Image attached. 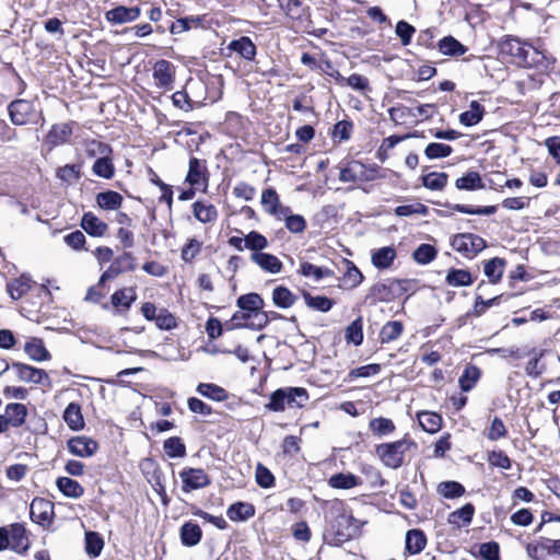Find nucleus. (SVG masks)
<instances>
[{
	"label": "nucleus",
	"mask_w": 560,
	"mask_h": 560,
	"mask_svg": "<svg viewBox=\"0 0 560 560\" xmlns=\"http://www.w3.org/2000/svg\"><path fill=\"white\" fill-rule=\"evenodd\" d=\"M500 49L502 54L513 57L514 61L523 67L547 69L555 61L541 46L535 47L514 37L504 39L500 44Z\"/></svg>",
	"instance_id": "f257e3e1"
},
{
	"label": "nucleus",
	"mask_w": 560,
	"mask_h": 560,
	"mask_svg": "<svg viewBox=\"0 0 560 560\" xmlns=\"http://www.w3.org/2000/svg\"><path fill=\"white\" fill-rule=\"evenodd\" d=\"M330 513L334 520L330 522L329 530L332 535L330 544L338 546L349 540L358 530L354 525L355 518L341 500H335L330 504Z\"/></svg>",
	"instance_id": "f03ea898"
},
{
	"label": "nucleus",
	"mask_w": 560,
	"mask_h": 560,
	"mask_svg": "<svg viewBox=\"0 0 560 560\" xmlns=\"http://www.w3.org/2000/svg\"><path fill=\"white\" fill-rule=\"evenodd\" d=\"M308 398V393L303 387H283L270 395L265 408L275 412H282L285 408H302Z\"/></svg>",
	"instance_id": "7ed1b4c3"
},
{
	"label": "nucleus",
	"mask_w": 560,
	"mask_h": 560,
	"mask_svg": "<svg viewBox=\"0 0 560 560\" xmlns=\"http://www.w3.org/2000/svg\"><path fill=\"white\" fill-rule=\"evenodd\" d=\"M417 450V444L407 438L401 440L382 443L375 447V454L382 464L390 469H397L402 466L406 453Z\"/></svg>",
	"instance_id": "20e7f679"
},
{
	"label": "nucleus",
	"mask_w": 560,
	"mask_h": 560,
	"mask_svg": "<svg viewBox=\"0 0 560 560\" xmlns=\"http://www.w3.org/2000/svg\"><path fill=\"white\" fill-rule=\"evenodd\" d=\"M454 250L458 252L466 258L476 257L487 246L486 241L472 233L456 234L451 242Z\"/></svg>",
	"instance_id": "39448f33"
},
{
	"label": "nucleus",
	"mask_w": 560,
	"mask_h": 560,
	"mask_svg": "<svg viewBox=\"0 0 560 560\" xmlns=\"http://www.w3.org/2000/svg\"><path fill=\"white\" fill-rule=\"evenodd\" d=\"M8 112L11 122L16 126L32 122L36 114L34 104L22 98L12 101L8 106Z\"/></svg>",
	"instance_id": "423d86ee"
},
{
	"label": "nucleus",
	"mask_w": 560,
	"mask_h": 560,
	"mask_svg": "<svg viewBox=\"0 0 560 560\" xmlns=\"http://www.w3.org/2000/svg\"><path fill=\"white\" fill-rule=\"evenodd\" d=\"M179 478L183 482L182 490L184 492L205 488L211 482L208 474L201 468H185L179 472Z\"/></svg>",
	"instance_id": "0eeeda50"
},
{
	"label": "nucleus",
	"mask_w": 560,
	"mask_h": 560,
	"mask_svg": "<svg viewBox=\"0 0 560 560\" xmlns=\"http://www.w3.org/2000/svg\"><path fill=\"white\" fill-rule=\"evenodd\" d=\"M153 79L158 88L171 91L175 81V66L164 59L158 60L153 66Z\"/></svg>",
	"instance_id": "6e6552de"
},
{
	"label": "nucleus",
	"mask_w": 560,
	"mask_h": 560,
	"mask_svg": "<svg viewBox=\"0 0 560 560\" xmlns=\"http://www.w3.org/2000/svg\"><path fill=\"white\" fill-rule=\"evenodd\" d=\"M400 288L401 285L398 280L377 282L370 289L366 299H371L374 302H389L396 296Z\"/></svg>",
	"instance_id": "1a4fd4ad"
},
{
	"label": "nucleus",
	"mask_w": 560,
	"mask_h": 560,
	"mask_svg": "<svg viewBox=\"0 0 560 560\" xmlns=\"http://www.w3.org/2000/svg\"><path fill=\"white\" fill-rule=\"evenodd\" d=\"M30 515L36 524H48L54 517V503L43 498H35L30 506Z\"/></svg>",
	"instance_id": "9d476101"
},
{
	"label": "nucleus",
	"mask_w": 560,
	"mask_h": 560,
	"mask_svg": "<svg viewBox=\"0 0 560 560\" xmlns=\"http://www.w3.org/2000/svg\"><path fill=\"white\" fill-rule=\"evenodd\" d=\"M141 14L139 7L118 5L105 13V19L113 25L125 24L136 21Z\"/></svg>",
	"instance_id": "9b49d317"
},
{
	"label": "nucleus",
	"mask_w": 560,
	"mask_h": 560,
	"mask_svg": "<svg viewBox=\"0 0 560 560\" xmlns=\"http://www.w3.org/2000/svg\"><path fill=\"white\" fill-rule=\"evenodd\" d=\"M261 206L267 213L282 220V215L290 213V208L282 206L277 191L267 188L261 194Z\"/></svg>",
	"instance_id": "f8f14e48"
},
{
	"label": "nucleus",
	"mask_w": 560,
	"mask_h": 560,
	"mask_svg": "<svg viewBox=\"0 0 560 560\" xmlns=\"http://www.w3.org/2000/svg\"><path fill=\"white\" fill-rule=\"evenodd\" d=\"M12 369L16 372L19 380L26 383L44 384L45 381H49L48 374L42 369L20 362L12 363Z\"/></svg>",
	"instance_id": "ddd939ff"
},
{
	"label": "nucleus",
	"mask_w": 560,
	"mask_h": 560,
	"mask_svg": "<svg viewBox=\"0 0 560 560\" xmlns=\"http://www.w3.org/2000/svg\"><path fill=\"white\" fill-rule=\"evenodd\" d=\"M10 538V548L15 552L22 555L30 548V539L26 535V529L23 524L14 523L8 528Z\"/></svg>",
	"instance_id": "4468645a"
},
{
	"label": "nucleus",
	"mask_w": 560,
	"mask_h": 560,
	"mask_svg": "<svg viewBox=\"0 0 560 560\" xmlns=\"http://www.w3.org/2000/svg\"><path fill=\"white\" fill-rule=\"evenodd\" d=\"M68 450L79 457H91L97 451V443L86 436H75L68 441Z\"/></svg>",
	"instance_id": "2eb2a0df"
},
{
	"label": "nucleus",
	"mask_w": 560,
	"mask_h": 560,
	"mask_svg": "<svg viewBox=\"0 0 560 560\" xmlns=\"http://www.w3.org/2000/svg\"><path fill=\"white\" fill-rule=\"evenodd\" d=\"M72 135L71 125L68 122L56 124L48 131L44 142L49 148L61 145L70 140Z\"/></svg>",
	"instance_id": "dca6fc26"
},
{
	"label": "nucleus",
	"mask_w": 560,
	"mask_h": 560,
	"mask_svg": "<svg viewBox=\"0 0 560 560\" xmlns=\"http://www.w3.org/2000/svg\"><path fill=\"white\" fill-rule=\"evenodd\" d=\"M81 228L91 236L102 237L108 231V225L92 212H85L81 219Z\"/></svg>",
	"instance_id": "f3484780"
},
{
	"label": "nucleus",
	"mask_w": 560,
	"mask_h": 560,
	"mask_svg": "<svg viewBox=\"0 0 560 560\" xmlns=\"http://www.w3.org/2000/svg\"><path fill=\"white\" fill-rule=\"evenodd\" d=\"M4 419L9 427L20 428L22 427L27 417V408L25 405L20 402L8 404L4 409Z\"/></svg>",
	"instance_id": "a211bd4d"
},
{
	"label": "nucleus",
	"mask_w": 560,
	"mask_h": 560,
	"mask_svg": "<svg viewBox=\"0 0 560 560\" xmlns=\"http://www.w3.org/2000/svg\"><path fill=\"white\" fill-rule=\"evenodd\" d=\"M228 49L237 52L247 61H253L257 54L255 44L247 36H242L238 39L232 40L228 45Z\"/></svg>",
	"instance_id": "6ab92c4d"
},
{
	"label": "nucleus",
	"mask_w": 560,
	"mask_h": 560,
	"mask_svg": "<svg viewBox=\"0 0 560 560\" xmlns=\"http://www.w3.org/2000/svg\"><path fill=\"white\" fill-rule=\"evenodd\" d=\"M438 49L443 56L448 57H459L468 50L465 45L451 35L444 36L439 40Z\"/></svg>",
	"instance_id": "aec40b11"
},
{
	"label": "nucleus",
	"mask_w": 560,
	"mask_h": 560,
	"mask_svg": "<svg viewBox=\"0 0 560 560\" xmlns=\"http://www.w3.org/2000/svg\"><path fill=\"white\" fill-rule=\"evenodd\" d=\"M250 259L267 272L279 273L282 270V262L272 254L253 253Z\"/></svg>",
	"instance_id": "412c9836"
},
{
	"label": "nucleus",
	"mask_w": 560,
	"mask_h": 560,
	"mask_svg": "<svg viewBox=\"0 0 560 560\" xmlns=\"http://www.w3.org/2000/svg\"><path fill=\"white\" fill-rule=\"evenodd\" d=\"M226 515L233 522H244L255 515V508L248 502H236L229 506Z\"/></svg>",
	"instance_id": "4be33fe9"
},
{
	"label": "nucleus",
	"mask_w": 560,
	"mask_h": 560,
	"mask_svg": "<svg viewBox=\"0 0 560 560\" xmlns=\"http://www.w3.org/2000/svg\"><path fill=\"white\" fill-rule=\"evenodd\" d=\"M34 281L30 277L22 275L8 282L7 290L13 300H19L31 290Z\"/></svg>",
	"instance_id": "5701e85b"
},
{
	"label": "nucleus",
	"mask_w": 560,
	"mask_h": 560,
	"mask_svg": "<svg viewBox=\"0 0 560 560\" xmlns=\"http://www.w3.org/2000/svg\"><path fill=\"white\" fill-rule=\"evenodd\" d=\"M63 420L71 430H82L85 423L80 405L77 402H70L63 411Z\"/></svg>",
	"instance_id": "b1692460"
},
{
	"label": "nucleus",
	"mask_w": 560,
	"mask_h": 560,
	"mask_svg": "<svg viewBox=\"0 0 560 560\" xmlns=\"http://www.w3.org/2000/svg\"><path fill=\"white\" fill-rule=\"evenodd\" d=\"M58 490L67 498L79 499L84 493V488L69 477H59L56 481Z\"/></svg>",
	"instance_id": "393cba45"
},
{
	"label": "nucleus",
	"mask_w": 560,
	"mask_h": 560,
	"mask_svg": "<svg viewBox=\"0 0 560 560\" xmlns=\"http://www.w3.org/2000/svg\"><path fill=\"white\" fill-rule=\"evenodd\" d=\"M396 258V250L392 246H385L376 249L372 254V264L377 269L389 268Z\"/></svg>",
	"instance_id": "a878e982"
},
{
	"label": "nucleus",
	"mask_w": 560,
	"mask_h": 560,
	"mask_svg": "<svg viewBox=\"0 0 560 560\" xmlns=\"http://www.w3.org/2000/svg\"><path fill=\"white\" fill-rule=\"evenodd\" d=\"M24 351L34 361L40 362L50 359L48 350L39 338H31L24 346Z\"/></svg>",
	"instance_id": "bb28decb"
},
{
	"label": "nucleus",
	"mask_w": 560,
	"mask_h": 560,
	"mask_svg": "<svg viewBox=\"0 0 560 560\" xmlns=\"http://www.w3.org/2000/svg\"><path fill=\"white\" fill-rule=\"evenodd\" d=\"M427 545V537L420 529H410L406 534V551L410 555L420 553Z\"/></svg>",
	"instance_id": "cd10ccee"
},
{
	"label": "nucleus",
	"mask_w": 560,
	"mask_h": 560,
	"mask_svg": "<svg viewBox=\"0 0 560 560\" xmlns=\"http://www.w3.org/2000/svg\"><path fill=\"white\" fill-rule=\"evenodd\" d=\"M362 483L361 479L350 472L335 474L328 479V485L334 489H352Z\"/></svg>",
	"instance_id": "c85d7f7f"
},
{
	"label": "nucleus",
	"mask_w": 560,
	"mask_h": 560,
	"mask_svg": "<svg viewBox=\"0 0 560 560\" xmlns=\"http://www.w3.org/2000/svg\"><path fill=\"white\" fill-rule=\"evenodd\" d=\"M202 532L198 524L192 522L185 523L180 528V539L183 545L192 547L201 540Z\"/></svg>",
	"instance_id": "c756f323"
},
{
	"label": "nucleus",
	"mask_w": 560,
	"mask_h": 560,
	"mask_svg": "<svg viewBox=\"0 0 560 560\" xmlns=\"http://www.w3.org/2000/svg\"><path fill=\"white\" fill-rule=\"evenodd\" d=\"M122 196L114 190L98 192L96 203L103 210H117L121 207Z\"/></svg>",
	"instance_id": "7c9ffc66"
},
{
	"label": "nucleus",
	"mask_w": 560,
	"mask_h": 560,
	"mask_svg": "<svg viewBox=\"0 0 560 560\" xmlns=\"http://www.w3.org/2000/svg\"><path fill=\"white\" fill-rule=\"evenodd\" d=\"M481 376V371L478 366L469 364L465 368L460 375L458 383L463 392L471 390Z\"/></svg>",
	"instance_id": "2f4dec72"
},
{
	"label": "nucleus",
	"mask_w": 560,
	"mask_h": 560,
	"mask_svg": "<svg viewBox=\"0 0 560 560\" xmlns=\"http://www.w3.org/2000/svg\"><path fill=\"white\" fill-rule=\"evenodd\" d=\"M109 155L110 154H105L95 160L92 166V172L94 175L102 177L104 179H110L114 176L115 166Z\"/></svg>",
	"instance_id": "473e14b6"
},
{
	"label": "nucleus",
	"mask_w": 560,
	"mask_h": 560,
	"mask_svg": "<svg viewBox=\"0 0 560 560\" xmlns=\"http://www.w3.org/2000/svg\"><path fill=\"white\" fill-rule=\"evenodd\" d=\"M505 260L494 257L485 264L483 272L491 283H498L504 272Z\"/></svg>",
	"instance_id": "72a5a7b5"
},
{
	"label": "nucleus",
	"mask_w": 560,
	"mask_h": 560,
	"mask_svg": "<svg viewBox=\"0 0 560 560\" xmlns=\"http://www.w3.org/2000/svg\"><path fill=\"white\" fill-rule=\"evenodd\" d=\"M192 211L195 218L202 223L213 222L218 217V211L213 205L201 201L194 202Z\"/></svg>",
	"instance_id": "f704fd0d"
},
{
	"label": "nucleus",
	"mask_w": 560,
	"mask_h": 560,
	"mask_svg": "<svg viewBox=\"0 0 560 560\" xmlns=\"http://www.w3.org/2000/svg\"><path fill=\"white\" fill-rule=\"evenodd\" d=\"M246 316H247V322H245V323L237 322L236 323L237 327L260 330L264 327H266L267 324L269 323L268 313L262 312L261 310L255 311L253 313H247Z\"/></svg>",
	"instance_id": "c9c22d12"
},
{
	"label": "nucleus",
	"mask_w": 560,
	"mask_h": 560,
	"mask_svg": "<svg viewBox=\"0 0 560 560\" xmlns=\"http://www.w3.org/2000/svg\"><path fill=\"white\" fill-rule=\"evenodd\" d=\"M418 421L421 428L429 432L435 433L441 429L442 418L440 415L431 411H421L418 413Z\"/></svg>",
	"instance_id": "e433bc0d"
},
{
	"label": "nucleus",
	"mask_w": 560,
	"mask_h": 560,
	"mask_svg": "<svg viewBox=\"0 0 560 560\" xmlns=\"http://www.w3.org/2000/svg\"><path fill=\"white\" fill-rule=\"evenodd\" d=\"M483 113L485 108L477 101H472L469 109L459 115V121L465 126H475L482 119Z\"/></svg>",
	"instance_id": "4c0bfd02"
},
{
	"label": "nucleus",
	"mask_w": 560,
	"mask_h": 560,
	"mask_svg": "<svg viewBox=\"0 0 560 560\" xmlns=\"http://www.w3.org/2000/svg\"><path fill=\"white\" fill-rule=\"evenodd\" d=\"M236 305L247 313H253L255 311L261 310L264 306V300L261 296L257 293H248L241 295L237 301Z\"/></svg>",
	"instance_id": "58836bf2"
},
{
	"label": "nucleus",
	"mask_w": 560,
	"mask_h": 560,
	"mask_svg": "<svg viewBox=\"0 0 560 560\" xmlns=\"http://www.w3.org/2000/svg\"><path fill=\"white\" fill-rule=\"evenodd\" d=\"M364 175V166L359 162L350 163L348 166L341 168L339 179L342 183H354L362 179Z\"/></svg>",
	"instance_id": "ea45409f"
},
{
	"label": "nucleus",
	"mask_w": 560,
	"mask_h": 560,
	"mask_svg": "<svg viewBox=\"0 0 560 560\" xmlns=\"http://www.w3.org/2000/svg\"><path fill=\"white\" fill-rule=\"evenodd\" d=\"M197 392L203 397L213 399L215 401H223L228 398L224 388L211 383H200L197 386Z\"/></svg>",
	"instance_id": "a19ab883"
},
{
	"label": "nucleus",
	"mask_w": 560,
	"mask_h": 560,
	"mask_svg": "<svg viewBox=\"0 0 560 560\" xmlns=\"http://www.w3.org/2000/svg\"><path fill=\"white\" fill-rule=\"evenodd\" d=\"M295 295L285 287H277L272 291L273 303L281 308H288L295 302Z\"/></svg>",
	"instance_id": "79ce46f5"
},
{
	"label": "nucleus",
	"mask_w": 560,
	"mask_h": 560,
	"mask_svg": "<svg viewBox=\"0 0 560 560\" xmlns=\"http://www.w3.org/2000/svg\"><path fill=\"white\" fill-rule=\"evenodd\" d=\"M404 326L400 322L394 320L385 324L380 332L382 343L392 342L400 337Z\"/></svg>",
	"instance_id": "37998d69"
},
{
	"label": "nucleus",
	"mask_w": 560,
	"mask_h": 560,
	"mask_svg": "<svg viewBox=\"0 0 560 560\" xmlns=\"http://www.w3.org/2000/svg\"><path fill=\"white\" fill-rule=\"evenodd\" d=\"M456 188L462 190H475L483 188L482 179L477 172H469L456 179Z\"/></svg>",
	"instance_id": "c03bdc74"
},
{
	"label": "nucleus",
	"mask_w": 560,
	"mask_h": 560,
	"mask_svg": "<svg viewBox=\"0 0 560 560\" xmlns=\"http://www.w3.org/2000/svg\"><path fill=\"white\" fill-rule=\"evenodd\" d=\"M303 298H304L306 305L315 311L328 312L334 305V301L327 296H322V295L314 296L311 293L305 292L303 294Z\"/></svg>",
	"instance_id": "a18cd8bd"
},
{
	"label": "nucleus",
	"mask_w": 560,
	"mask_h": 560,
	"mask_svg": "<svg viewBox=\"0 0 560 560\" xmlns=\"http://www.w3.org/2000/svg\"><path fill=\"white\" fill-rule=\"evenodd\" d=\"M104 547V540L101 535L96 532H86L85 533V551L90 557L100 556L102 549Z\"/></svg>",
	"instance_id": "49530a36"
},
{
	"label": "nucleus",
	"mask_w": 560,
	"mask_h": 560,
	"mask_svg": "<svg viewBox=\"0 0 560 560\" xmlns=\"http://www.w3.org/2000/svg\"><path fill=\"white\" fill-rule=\"evenodd\" d=\"M205 170H206V166L203 165V163L199 159L190 158V160H189V168H188V173H187V176H186V180L191 186L200 185Z\"/></svg>",
	"instance_id": "de8ad7c7"
},
{
	"label": "nucleus",
	"mask_w": 560,
	"mask_h": 560,
	"mask_svg": "<svg viewBox=\"0 0 560 560\" xmlns=\"http://www.w3.org/2000/svg\"><path fill=\"white\" fill-rule=\"evenodd\" d=\"M136 300V291L133 288H125L116 291L112 295V304L116 307L124 306L128 310Z\"/></svg>",
	"instance_id": "09e8293b"
},
{
	"label": "nucleus",
	"mask_w": 560,
	"mask_h": 560,
	"mask_svg": "<svg viewBox=\"0 0 560 560\" xmlns=\"http://www.w3.org/2000/svg\"><path fill=\"white\" fill-rule=\"evenodd\" d=\"M364 277L359 268L351 261H347V271L343 275V284L349 289H354L360 285Z\"/></svg>",
	"instance_id": "8fccbe9b"
},
{
	"label": "nucleus",
	"mask_w": 560,
	"mask_h": 560,
	"mask_svg": "<svg viewBox=\"0 0 560 560\" xmlns=\"http://www.w3.org/2000/svg\"><path fill=\"white\" fill-rule=\"evenodd\" d=\"M446 282L453 287H466L472 283V278L467 270L452 269L446 276Z\"/></svg>",
	"instance_id": "3c124183"
},
{
	"label": "nucleus",
	"mask_w": 560,
	"mask_h": 560,
	"mask_svg": "<svg viewBox=\"0 0 560 560\" xmlns=\"http://www.w3.org/2000/svg\"><path fill=\"white\" fill-rule=\"evenodd\" d=\"M475 513V508L471 503L465 504L463 508L452 512L448 516V523L452 525H459L458 521L462 520L465 525L470 524Z\"/></svg>",
	"instance_id": "603ef678"
},
{
	"label": "nucleus",
	"mask_w": 560,
	"mask_h": 560,
	"mask_svg": "<svg viewBox=\"0 0 560 560\" xmlns=\"http://www.w3.org/2000/svg\"><path fill=\"white\" fill-rule=\"evenodd\" d=\"M369 428L374 434L384 436L395 430V424L390 419L380 417L372 419L369 423Z\"/></svg>",
	"instance_id": "864d4df0"
},
{
	"label": "nucleus",
	"mask_w": 560,
	"mask_h": 560,
	"mask_svg": "<svg viewBox=\"0 0 560 560\" xmlns=\"http://www.w3.org/2000/svg\"><path fill=\"white\" fill-rule=\"evenodd\" d=\"M447 183V174L432 172L422 177V184L431 190H442Z\"/></svg>",
	"instance_id": "5fc2aeb1"
},
{
	"label": "nucleus",
	"mask_w": 560,
	"mask_h": 560,
	"mask_svg": "<svg viewBox=\"0 0 560 560\" xmlns=\"http://www.w3.org/2000/svg\"><path fill=\"white\" fill-rule=\"evenodd\" d=\"M244 241H245V247L247 249L253 250L254 253H261L262 249L268 247L267 238L262 234H260L256 231L249 232L244 237Z\"/></svg>",
	"instance_id": "6e6d98bb"
},
{
	"label": "nucleus",
	"mask_w": 560,
	"mask_h": 560,
	"mask_svg": "<svg viewBox=\"0 0 560 560\" xmlns=\"http://www.w3.org/2000/svg\"><path fill=\"white\" fill-rule=\"evenodd\" d=\"M438 492L446 499H455L464 494L465 488L457 481H443L438 486Z\"/></svg>",
	"instance_id": "4d7b16f0"
},
{
	"label": "nucleus",
	"mask_w": 560,
	"mask_h": 560,
	"mask_svg": "<svg viewBox=\"0 0 560 560\" xmlns=\"http://www.w3.org/2000/svg\"><path fill=\"white\" fill-rule=\"evenodd\" d=\"M57 177L65 183L78 180L81 176V166L78 164H67L57 170Z\"/></svg>",
	"instance_id": "13d9d810"
},
{
	"label": "nucleus",
	"mask_w": 560,
	"mask_h": 560,
	"mask_svg": "<svg viewBox=\"0 0 560 560\" xmlns=\"http://www.w3.org/2000/svg\"><path fill=\"white\" fill-rule=\"evenodd\" d=\"M282 219L285 222V228L294 234H301L306 229V221L300 214H292L291 212L282 215Z\"/></svg>",
	"instance_id": "bf43d9fd"
},
{
	"label": "nucleus",
	"mask_w": 560,
	"mask_h": 560,
	"mask_svg": "<svg viewBox=\"0 0 560 560\" xmlns=\"http://www.w3.org/2000/svg\"><path fill=\"white\" fill-rule=\"evenodd\" d=\"M346 340L359 346L363 341L362 318L353 320L346 329Z\"/></svg>",
	"instance_id": "052dcab7"
},
{
	"label": "nucleus",
	"mask_w": 560,
	"mask_h": 560,
	"mask_svg": "<svg viewBox=\"0 0 560 560\" xmlns=\"http://www.w3.org/2000/svg\"><path fill=\"white\" fill-rule=\"evenodd\" d=\"M453 149L451 145L438 142H432L428 144L424 150L425 156L430 160L446 158L451 155Z\"/></svg>",
	"instance_id": "680f3d73"
},
{
	"label": "nucleus",
	"mask_w": 560,
	"mask_h": 560,
	"mask_svg": "<svg viewBox=\"0 0 560 560\" xmlns=\"http://www.w3.org/2000/svg\"><path fill=\"white\" fill-rule=\"evenodd\" d=\"M487 460L489 465L498 467L504 470H509L512 466V462L509 456L502 451H490L487 453Z\"/></svg>",
	"instance_id": "e2e57ef3"
},
{
	"label": "nucleus",
	"mask_w": 560,
	"mask_h": 560,
	"mask_svg": "<svg viewBox=\"0 0 560 560\" xmlns=\"http://www.w3.org/2000/svg\"><path fill=\"white\" fill-rule=\"evenodd\" d=\"M300 272L304 277H312L315 280H320L325 277L330 276V273H331V271L329 269L315 266L307 261L301 264Z\"/></svg>",
	"instance_id": "0e129e2a"
},
{
	"label": "nucleus",
	"mask_w": 560,
	"mask_h": 560,
	"mask_svg": "<svg viewBox=\"0 0 560 560\" xmlns=\"http://www.w3.org/2000/svg\"><path fill=\"white\" fill-rule=\"evenodd\" d=\"M435 256L436 249L430 244H421L413 252V259L421 265H427L431 262L435 258Z\"/></svg>",
	"instance_id": "69168bd1"
},
{
	"label": "nucleus",
	"mask_w": 560,
	"mask_h": 560,
	"mask_svg": "<svg viewBox=\"0 0 560 560\" xmlns=\"http://www.w3.org/2000/svg\"><path fill=\"white\" fill-rule=\"evenodd\" d=\"M164 451L172 458L183 457L186 454V447L177 436L168 438L164 442Z\"/></svg>",
	"instance_id": "338daca9"
},
{
	"label": "nucleus",
	"mask_w": 560,
	"mask_h": 560,
	"mask_svg": "<svg viewBox=\"0 0 560 560\" xmlns=\"http://www.w3.org/2000/svg\"><path fill=\"white\" fill-rule=\"evenodd\" d=\"M395 33L400 38L401 44L408 46L416 33V28L408 22L401 20L397 22Z\"/></svg>",
	"instance_id": "774afa93"
}]
</instances>
